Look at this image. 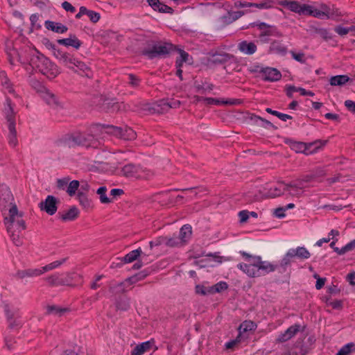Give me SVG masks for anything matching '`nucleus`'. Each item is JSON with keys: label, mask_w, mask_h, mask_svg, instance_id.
<instances>
[{"label": "nucleus", "mask_w": 355, "mask_h": 355, "mask_svg": "<svg viewBox=\"0 0 355 355\" xmlns=\"http://www.w3.org/2000/svg\"><path fill=\"white\" fill-rule=\"evenodd\" d=\"M44 98L45 101H46V103L49 105L53 106V107H60V103L59 101L58 98H57V97L53 93L47 92L45 94Z\"/></svg>", "instance_id": "obj_40"}, {"label": "nucleus", "mask_w": 355, "mask_h": 355, "mask_svg": "<svg viewBox=\"0 0 355 355\" xmlns=\"http://www.w3.org/2000/svg\"><path fill=\"white\" fill-rule=\"evenodd\" d=\"M153 345L150 341L144 342L137 345L132 351L131 355H142L144 353L149 350Z\"/></svg>", "instance_id": "obj_29"}, {"label": "nucleus", "mask_w": 355, "mask_h": 355, "mask_svg": "<svg viewBox=\"0 0 355 355\" xmlns=\"http://www.w3.org/2000/svg\"><path fill=\"white\" fill-rule=\"evenodd\" d=\"M107 188L106 187H101L98 189L96 193L100 196V201L101 203L107 204L111 202V200L106 196Z\"/></svg>", "instance_id": "obj_50"}, {"label": "nucleus", "mask_w": 355, "mask_h": 355, "mask_svg": "<svg viewBox=\"0 0 355 355\" xmlns=\"http://www.w3.org/2000/svg\"><path fill=\"white\" fill-rule=\"evenodd\" d=\"M334 31L340 36L346 35L349 33H351L352 35H355V26L352 25L345 27L343 25H338L335 26Z\"/></svg>", "instance_id": "obj_31"}, {"label": "nucleus", "mask_w": 355, "mask_h": 355, "mask_svg": "<svg viewBox=\"0 0 355 355\" xmlns=\"http://www.w3.org/2000/svg\"><path fill=\"white\" fill-rule=\"evenodd\" d=\"M29 64L49 78L53 79L60 73L59 67L43 54L35 51L31 55Z\"/></svg>", "instance_id": "obj_5"}, {"label": "nucleus", "mask_w": 355, "mask_h": 355, "mask_svg": "<svg viewBox=\"0 0 355 355\" xmlns=\"http://www.w3.org/2000/svg\"><path fill=\"white\" fill-rule=\"evenodd\" d=\"M293 252V250H289L282 259L280 262V267L283 269L284 272L286 271V266L291 264L292 259L294 258Z\"/></svg>", "instance_id": "obj_43"}, {"label": "nucleus", "mask_w": 355, "mask_h": 355, "mask_svg": "<svg viewBox=\"0 0 355 355\" xmlns=\"http://www.w3.org/2000/svg\"><path fill=\"white\" fill-rule=\"evenodd\" d=\"M1 75L3 78L1 79L2 85L8 89V92L10 94H13L16 97L18 96L15 94L14 89L12 87V84L10 83L9 79L6 77V73L4 72L1 73Z\"/></svg>", "instance_id": "obj_52"}, {"label": "nucleus", "mask_w": 355, "mask_h": 355, "mask_svg": "<svg viewBox=\"0 0 355 355\" xmlns=\"http://www.w3.org/2000/svg\"><path fill=\"white\" fill-rule=\"evenodd\" d=\"M148 274H149V272L148 271H146V270L141 271V272L137 273L136 275L127 278L126 282H129V284H135L136 282L144 279L145 277H146L148 275Z\"/></svg>", "instance_id": "obj_42"}, {"label": "nucleus", "mask_w": 355, "mask_h": 355, "mask_svg": "<svg viewBox=\"0 0 355 355\" xmlns=\"http://www.w3.org/2000/svg\"><path fill=\"white\" fill-rule=\"evenodd\" d=\"M257 46L252 42L242 41L238 45V49L247 55H252L257 51Z\"/></svg>", "instance_id": "obj_20"}, {"label": "nucleus", "mask_w": 355, "mask_h": 355, "mask_svg": "<svg viewBox=\"0 0 355 355\" xmlns=\"http://www.w3.org/2000/svg\"><path fill=\"white\" fill-rule=\"evenodd\" d=\"M291 349V355H306L310 349L308 346L304 345V341L302 340H297Z\"/></svg>", "instance_id": "obj_21"}, {"label": "nucleus", "mask_w": 355, "mask_h": 355, "mask_svg": "<svg viewBox=\"0 0 355 355\" xmlns=\"http://www.w3.org/2000/svg\"><path fill=\"white\" fill-rule=\"evenodd\" d=\"M220 19L225 24H230L234 22V19L232 18V12L228 11L227 15L220 17Z\"/></svg>", "instance_id": "obj_64"}, {"label": "nucleus", "mask_w": 355, "mask_h": 355, "mask_svg": "<svg viewBox=\"0 0 355 355\" xmlns=\"http://www.w3.org/2000/svg\"><path fill=\"white\" fill-rule=\"evenodd\" d=\"M78 275L74 273H68L64 277H60V286H73V279L78 277Z\"/></svg>", "instance_id": "obj_39"}, {"label": "nucleus", "mask_w": 355, "mask_h": 355, "mask_svg": "<svg viewBox=\"0 0 355 355\" xmlns=\"http://www.w3.org/2000/svg\"><path fill=\"white\" fill-rule=\"evenodd\" d=\"M44 25L46 29L58 33H64L68 30L67 27L62 24L56 23L49 20L46 21Z\"/></svg>", "instance_id": "obj_22"}, {"label": "nucleus", "mask_w": 355, "mask_h": 355, "mask_svg": "<svg viewBox=\"0 0 355 355\" xmlns=\"http://www.w3.org/2000/svg\"><path fill=\"white\" fill-rule=\"evenodd\" d=\"M227 288L228 285L225 282H220L211 286V291H212L213 294H215L216 293H220L223 291H225L227 289Z\"/></svg>", "instance_id": "obj_53"}, {"label": "nucleus", "mask_w": 355, "mask_h": 355, "mask_svg": "<svg viewBox=\"0 0 355 355\" xmlns=\"http://www.w3.org/2000/svg\"><path fill=\"white\" fill-rule=\"evenodd\" d=\"M349 80L350 78L347 75H338L332 76L329 80V83L332 86H343Z\"/></svg>", "instance_id": "obj_30"}, {"label": "nucleus", "mask_w": 355, "mask_h": 355, "mask_svg": "<svg viewBox=\"0 0 355 355\" xmlns=\"http://www.w3.org/2000/svg\"><path fill=\"white\" fill-rule=\"evenodd\" d=\"M4 312L10 329H19L21 327L19 309H11L8 304H5Z\"/></svg>", "instance_id": "obj_9"}, {"label": "nucleus", "mask_w": 355, "mask_h": 355, "mask_svg": "<svg viewBox=\"0 0 355 355\" xmlns=\"http://www.w3.org/2000/svg\"><path fill=\"white\" fill-rule=\"evenodd\" d=\"M60 218L63 221L73 220L79 216V211L75 206L71 207L64 214L59 213Z\"/></svg>", "instance_id": "obj_26"}, {"label": "nucleus", "mask_w": 355, "mask_h": 355, "mask_svg": "<svg viewBox=\"0 0 355 355\" xmlns=\"http://www.w3.org/2000/svg\"><path fill=\"white\" fill-rule=\"evenodd\" d=\"M175 49L176 46L171 43L159 40H148L145 43L141 54L150 60L166 58Z\"/></svg>", "instance_id": "obj_4"}, {"label": "nucleus", "mask_w": 355, "mask_h": 355, "mask_svg": "<svg viewBox=\"0 0 355 355\" xmlns=\"http://www.w3.org/2000/svg\"><path fill=\"white\" fill-rule=\"evenodd\" d=\"M283 194L284 191L282 185L277 184V187L270 188L267 191L263 192L262 197L264 198H274L281 196Z\"/></svg>", "instance_id": "obj_24"}, {"label": "nucleus", "mask_w": 355, "mask_h": 355, "mask_svg": "<svg viewBox=\"0 0 355 355\" xmlns=\"http://www.w3.org/2000/svg\"><path fill=\"white\" fill-rule=\"evenodd\" d=\"M276 33L277 28L275 26L269 25L266 29L261 33L260 37L274 35Z\"/></svg>", "instance_id": "obj_61"}, {"label": "nucleus", "mask_w": 355, "mask_h": 355, "mask_svg": "<svg viewBox=\"0 0 355 355\" xmlns=\"http://www.w3.org/2000/svg\"><path fill=\"white\" fill-rule=\"evenodd\" d=\"M44 280L51 286H60V277L57 275L46 277Z\"/></svg>", "instance_id": "obj_56"}, {"label": "nucleus", "mask_w": 355, "mask_h": 355, "mask_svg": "<svg viewBox=\"0 0 355 355\" xmlns=\"http://www.w3.org/2000/svg\"><path fill=\"white\" fill-rule=\"evenodd\" d=\"M141 252H142L140 248L132 250L121 259V263H131L137 260V259L141 255Z\"/></svg>", "instance_id": "obj_35"}, {"label": "nucleus", "mask_w": 355, "mask_h": 355, "mask_svg": "<svg viewBox=\"0 0 355 355\" xmlns=\"http://www.w3.org/2000/svg\"><path fill=\"white\" fill-rule=\"evenodd\" d=\"M148 5L155 10L163 13L173 12V9L159 1V0H146Z\"/></svg>", "instance_id": "obj_17"}, {"label": "nucleus", "mask_w": 355, "mask_h": 355, "mask_svg": "<svg viewBox=\"0 0 355 355\" xmlns=\"http://www.w3.org/2000/svg\"><path fill=\"white\" fill-rule=\"evenodd\" d=\"M79 186L80 182L78 180H72L71 182H70L67 189V192L69 194V196H74Z\"/></svg>", "instance_id": "obj_54"}, {"label": "nucleus", "mask_w": 355, "mask_h": 355, "mask_svg": "<svg viewBox=\"0 0 355 355\" xmlns=\"http://www.w3.org/2000/svg\"><path fill=\"white\" fill-rule=\"evenodd\" d=\"M311 31L312 33L319 35L326 41H328L329 40H331L332 38L331 33L326 28L311 26Z\"/></svg>", "instance_id": "obj_32"}, {"label": "nucleus", "mask_w": 355, "mask_h": 355, "mask_svg": "<svg viewBox=\"0 0 355 355\" xmlns=\"http://www.w3.org/2000/svg\"><path fill=\"white\" fill-rule=\"evenodd\" d=\"M290 146L292 150L296 153H302L306 154V143L302 141H291Z\"/></svg>", "instance_id": "obj_44"}, {"label": "nucleus", "mask_w": 355, "mask_h": 355, "mask_svg": "<svg viewBox=\"0 0 355 355\" xmlns=\"http://www.w3.org/2000/svg\"><path fill=\"white\" fill-rule=\"evenodd\" d=\"M12 243L16 246H21L22 245V240L20 238L19 233L17 230H13L11 232H8Z\"/></svg>", "instance_id": "obj_48"}, {"label": "nucleus", "mask_w": 355, "mask_h": 355, "mask_svg": "<svg viewBox=\"0 0 355 355\" xmlns=\"http://www.w3.org/2000/svg\"><path fill=\"white\" fill-rule=\"evenodd\" d=\"M142 169L140 166H136L132 164H128L125 165L121 170L123 175L127 178H141L142 175L141 172Z\"/></svg>", "instance_id": "obj_14"}, {"label": "nucleus", "mask_w": 355, "mask_h": 355, "mask_svg": "<svg viewBox=\"0 0 355 355\" xmlns=\"http://www.w3.org/2000/svg\"><path fill=\"white\" fill-rule=\"evenodd\" d=\"M67 311V309H60L55 306H49L47 307V313L49 314L55 313V314H58L59 315H62V313L66 312Z\"/></svg>", "instance_id": "obj_59"}, {"label": "nucleus", "mask_w": 355, "mask_h": 355, "mask_svg": "<svg viewBox=\"0 0 355 355\" xmlns=\"http://www.w3.org/2000/svg\"><path fill=\"white\" fill-rule=\"evenodd\" d=\"M128 83L133 88H137L140 85L141 79L137 76L130 73L128 75Z\"/></svg>", "instance_id": "obj_55"}, {"label": "nucleus", "mask_w": 355, "mask_h": 355, "mask_svg": "<svg viewBox=\"0 0 355 355\" xmlns=\"http://www.w3.org/2000/svg\"><path fill=\"white\" fill-rule=\"evenodd\" d=\"M240 253L246 263H239L237 267L250 277L265 275L274 272L277 268V265H273L266 261H262L260 256L251 255L245 252H241Z\"/></svg>", "instance_id": "obj_1"}, {"label": "nucleus", "mask_w": 355, "mask_h": 355, "mask_svg": "<svg viewBox=\"0 0 355 355\" xmlns=\"http://www.w3.org/2000/svg\"><path fill=\"white\" fill-rule=\"evenodd\" d=\"M354 347L353 343H349L344 345L337 353V355H348L352 352V348Z\"/></svg>", "instance_id": "obj_60"}, {"label": "nucleus", "mask_w": 355, "mask_h": 355, "mask_svg": "<svg viewBox=\"0 0 355 355\" xmlns=\"http://www.w3.org/2000/svg\"><path fill=\"white\" fill-rule=\"evenodd\" d=\"M0 207L2 214L4 211H10L12 216L16 214L17 207L10 188L3 184L0 185Z\"/></svg>", "instance_id": "obj_6"}, {"label": "nucleus", "mask_w": 355, "mask_h": 355, "mask_svg": "<svg viewBox=\"0 0 355 355\" xmlns=\"http://www.w3.org/2000/svg\"><path fill=\"white\" fill-rule=\"evenodd\" d=\"M179 245H182L179 237L168 238L166 236V245L169 247H175Z\"/></svg>", "instance_id": "obj_58"}, {"label": "nucleus", "mask_w": 355, "mask_h": 355, "mask_svg": "<svg viewBox=\"0 0 355 355\" xmlns=\"http://www.w3.org/2000/svg\"><path fill=\"white\" fill-rule=\"evenodd\" d=\"M260 73L262 74V78L266 81H277L281 79V72L275 68L266 67L260 70Z\"/></svg>", "instance_id": "obj_13"}, {"label": "nucleus", "mask_w": 355, "mask_h": 355, "mask_svg": "<svg viewBox=\"0 0 355 355\" xmlns=\"http://www.w3.org/2000/svg\"><path fill=\"white\" fill-rule=\"evenodd\" d=\"M191 232V227L189 225H184L182 227L178 237L182 244L190 238Z\"/></svg>", "instance_id": "obj_33"}, {"label": "nucleus", "mask_w": 355, "mask_h": 355, "mask_svg": "<svg viewBox=\"0 0 355 355\" xmlns=\"http://www.w3.org/2000/svg\"><path fill=\"white\" fill-rule=\"evenodd\" d=\"M117 309L127 311L130 308V300L127 297H120L116 302Z\"/></svg>", "instance_id": "obj_47"}, {"label": "nucleus", "mask_w": 355, "mask_h": 355, "mask_svg": "<svg viewBox=\"0 0 355 355\" xmlns=\"http://www.w3.org/2000/svg\"><path fill=\"white\" fill-rule=\"evenodd\" d=\"M102 128L105 133L112 135L124 140L131 141L135 139L137 137L136 132L128 126L121 128L112 125H102Z\"/></svg>", "instance_id": "obj_8"}, {"label": "nucleus", "mask_w": 355, "mask_h": 355, "mask_svg": "<svg viewBox=\"0 0 355 355\" xmlns=\"http://www.w3.org/2000/svg\"><path fill=\"white\" fill-rule=\"evenodd\" d=\"M232 58H234V55L227 53H214L211 56L210 61L214 64H220L228 62Z\"/></svg>", "instance_id": "obj_23"}, {"label": "nucleus", "mask_w": 355, "mask_h": 355, "mask_svg": "<svg viewBox=\"0 0 355 355\" xmlns=\"http://www.w3.org/2000/svg\"><path fill=\"white\" fill-rule=\"evenodd\" d=\"M205 103L206 105H237L241 103V101L239 99L220 101L218 98L207 97L205 99Z\"/></svg>", "instance_id": "obj_25"}, {"label": "nucleus", "mask_w": 355, "mask_h": 355, "mask_svg": "<svg viewBox=\"0 0 355 355\" xmlns=\"http://www.w3.org/2000/svg\"><path fill=\"white\" fill-rule=\"evenodd\" d=\"M306 15L313 16L319 19H327L326 14L320 9L315 8L313 6L309 5V8H307Z\"/></svg>", "instance_id": "obj_41"}, {"label": "nucleus", "mask_w": 355, "mask_h": 355, "mask_svg": "<svg viewBox=\"0 0 355 355\" xmlns=\"http://www.w3.org/2000/svg\"><path fill=\"white\" fill-rule=\"evenodd\" d=\"M12 214L10 211L3 212L4 224L6 226L7 232H11L17 230L18 232H21L26 228V223L22 218L23 214L18 211L17 209L16 214Z\"/></svg>", "instance_id": "obj_7"}, {"label": "nucleus", "mask_w": 355, "mask_h": 355, "mask_svg": "<svg viewBox=\"0 0 355 355\" xmlns=\"http://www.w3.org/2000/svg\"><path fill=\"white\" fill-rule=\"evenodd\" d=\"M80 205L85 209H89L92 207V201L87 198L85 193L78 191L77 195Z\"/></svg>", "instance_id": "obj_34"}, {"label": "nucleus", "mask_w": 355, "mask_h": 355, "mask_svg": "<svg viewBox=\"0 0 355 355\" xmlns=\"http://www.w3.org/2000/svg\"><path fill=\"white\" fill-rule=\"evenodd\" d=\"M278 184H281L282 187H283L282 189H283L284 193L285 191H289L291 189H293V188H295V187H300V185H297V184H295L294 182L286 184L284 182H279Z\"/></svg>", "instance_id": "obj_63"}, {"label": "nucleus", "mask_w": 355, "mask_h": 355, "mask_svg": "<svg viewBox=\"0 0 355 355\" xmlns=\"http://www.w3.org/2000/svg\"><path fill=\"white\" fill-rule=\"evenodd\" d=\"M129 282H126V279L124 282L118 283V284H111L109 288V290L111 293L117 294L125 292V284Z\"/></svg>", "instance_id": "obj_37"}, {"label": "nucleus", "mask_w": 355, "mask_h": 355, "mask_svg": "<svg viewBox=\"0 0 355 355\" xmlns=\"http://www.w3.org/2000/svg\"><path fill=\"white\" fill-rule=\"evenodd\" d=\"M280 6L284 8H288L291 11L297 13L300 15H306L307 8H309V5L302 4L297 1L283 0L280 2Z\"/></svg>", "instance_id": "obj_10"}, {"label": "nucleus", "mask_w": 355, "mask_h": 355, "mask_svg": "<svg viewBox=\"0 0 355 355\" xmlns=\"http://www.w3.org/2000/svg\"><path fill=\"white\" fill-rule=\"evenodd\" d=\"M214 87V86L211 83L208 84V85L205 87L202 83L200 84L197 82L195 83V88L196 89V91L202 94H206L207 92L211 91Z\"/></svg>", "instance_id": "obj_51"}, {"label": "nucleus", "mask_w": 355, "mask_h": 355, "mask_svg": "<svg viewBox=\"0 0 355 355\" xmlns=\"http://www.w3.org/2000/svg\"><path fill=\"white\" fill-rule=\"evenodd\" d=\"M53 55L60 64L73 70L74 72L87 77L92 76V71L90 67L86 63L74 58L71 53L53 47Z\"/></svg>", "instance_id": "obj_3"}, {"label": "nucleus", "mask_w": 355, "mask_h": 355, "mask_svg": "<svg viewBox=\"0 0 355 355\" xmlns=\"http://www.w3.org/2000/svg\"><path fill=\"white\" fill-rule=\"evenodd\" d=\"M330 247L338 254L342 255L345 254L346 252L351 251L355 248V239L345 245L342 248H338V247H336V242L332 241L330 243Z\"/></svg>", "instance_id": "obj_28"}, {"label": "nucleus", "mask_w": 355, "mask_h": 355, "mask_svg": "<svg viewBox=\"0 0 355 355\" xmlns=\"http://www.w3.org/2000/svg\"><path fill=\"white\" fill-rule=\"evenodd\" d=\"M55 144L58 147L74 148L76 146H83L86 148H98L100 142L92 134L86 132H76L67 134L58 138Z\"/></svg>", "instance_id": "obj_2"}, {"label": "nucleus", "mask_w": 355, "mask_h": 355, "mask_svg": "<svg viewBox=\"0 0 355 355\" xmlns=\"http://www.w3.org/2000/svg\"><path fill=\"white\" fill-rule=\"evenodd\" d=\"M180 104V103L179 101H173L171 103H169L162 100L159 102V104L155 105L153 107V110L157 113L163 114L169 110L170 108L176 107L179 106Z\"/></svg>", "instance_id": "obj_19"}, {"label": "nucleus", "mask_w": 355, "mask_h": 355, "mask_svg": "<svg viewBox=\"0 0 355 355\" xmlns=\"http://www.w3.org/2000/svg\"><path fill=\"white\" fill-rule=\"evenodd\" d=\"M59 200L53 196H48L44 201L39 204L41 210L45 211L48 214L52 216L57 211V205Z\"/></svg>", "instance_id": "obj_12"}, {"label": "nucleus", "mask_w": 355, "mask_h": 355, "mask_svg": "<svg viewBox=\"0 0 355 355\" xmlns=\"http://www.w3.org/2000/svg\"><path fill=\"white\" fill-rule=\"evenodd\" d=\"M196 293L202 295H213V293L211 291V286L206 287L202 285H197L196 286Z\"/></svg>", "instance_id": "obj_57"}, {"label": "nucleus", "mask_w": 355, "mask_h": 355, "mask_svg": "<svg viewBox=\"0 0 355 355\" xmlns=\"http://www.w3.org/2000/svg\"><path fill=\"white\" fill-rule=\"evenodd\" d=\"M327 141L316 140L313 142L306 143V155L313 154L324 146Z\"/></svg>", "instance_id": "obj_27"}, {"label": "nucleus", "mask_w": 355, "mask_h": 355, "mask_svg": "<svg viewBox=\"0 0 355 355\" xmlns=\"http://www.w3.org/2000/svg\"><path fill=\"white\" fill-rule=\"evenodd\" d=\"M291 54L293 59L297 60V62H300V63H305L306 59L304 58L305 55L304 53H295L293 51H291Z\"/></svg>", "instance_id": "obj_62"}, {"label": "nucleus", "mask_w": 355, "mask_h": 355, "mask_svg": "<svg viewBox=\"0 0 355 355\" xmlns=\"http://www.w3.org/2000/svg\"><path fill=\"white\" fill-rule=\"evenodd\" d=\"M67 260V258H64L61 260L53 261L48 265H46L45 266H43L41 268V271L44 273L45 272H48L49 270H53L60 266H61L62 263H64Z\"/></svg>", "instance_id": "obj_46"}, {"label": "nucleus", "mask_w": 355, "mask_h": 355, "mask_svg": "<svg viewBox=\"0 0 355 355\" xmlns=\"http://www.w3.org/2000/svg\"><path fill=\"white\" fill-rule=\"evenodd\" d=\"M255 326L254 323L252 322H244L239 326V335L242 338V334L245 333L248 331L252 330L254 327Z\"/></svg>", "instance_id": "obj_49"}, {"label": "nucleus", "mask_w": 355, "mask_h": 355, "mask_svg": "<svg viewBox=\"0 0 355 355\" xmlns=\"http://www.w3.org/2000/svg\"><path fill=\"white\" fill-rule=\"evenodd\" d=\"M270 50L272 53L285 55L287 52V48L281 42L275 41L271 43Z\"/></svg>", "instance_id": "obj_36"}, {"label": "nucleus", "mask_w": 355, "mask_h": 355, "mask_svg": "<svg viewBox=\"0 0 355 355\" xmlns=\"http://www.w3.org/2000/svg\"><path fill=\"white\" fill-rule=\"evenodd\" d=\"M300 324H294L288 327L284 333L280 334L277 339L279 343H284L293 338L300 329Z\"/></svg>", "instance_id": "obj_16"}, {"label": "nucleus", "mask_w": 355, "mask_h": 355, "mask_svg": "<svg viewBox=\"0 0 355 355\" xmlns=\"http://www.w3.org/2000/svg\"><path fill=\"white\" fill-rule=\"evenodd\" d=\"M3 112L6 120L8 127L15 126L16 123V112L14 111V105L10 98H6Z\"/></svg>", "instance_id": "obj_11"}, {"label": "nucleus", "mask_w": 355, "mask_h": 355, "mask_svg": "<svg viewBox=\"0 0 355 355\" xmlns=\"http://www.w3.org/2000/svg\"><path fill=\"white\" fill-rule=\"evenodd\" d=\"M293 250V256L302 259H309L311 256L310 252L304 247H298L296 249H291Z\"/></svg>", "instance_id": "obj_38"}, {"label": "nucleus", "mask_w": 355, "mask_h": 355, "mask_svg": "<svg viewBox=\"0 0 355 355\" xmlns=\"http://www.w3.org/2000/svg\"><path fill=\"white\" fill-rule=\"evenodd\" d=\"M43 274L41 268H28L18 270L15 277L19 279H23L26 277H35Z\"/></svg>", "instance_id": "obj_15"}, {"label": "nucleus", "mask_w": 355, "mask_h": 355, "mask_svg": "<svg viewBox=\"0 0 355 355\" xmlns=\"http://www.w3.org/2000/svg\"><path fill=\"white\" fill-rule=\"evenodd\" d=\"M57 42L60 45L72 46L76 49H78L82 45V42L73 34H70L68 38L58 40Z\"/></svg>", "instance_id": "obj_18"}, {"label": "nucleus", "mask_w": 355, "mask_h": 355, "mask_svg": "<svg viewBox=\"0 0 355 355\" xmlns=\"http://www.w3.org/2000/svg\"><path fill=\"white\" fill-rule=\"evenodd\" d=\"M9 130L8 135V142L9 144L12 146H16L17 144V131L15 129V126H8Z\"/></svg>", "instance_id": "obj_45"}]
</instances>
